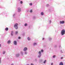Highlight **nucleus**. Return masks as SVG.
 <instances>
[{
  "label": "nucleus",
  "mask_w": 65,
  "mask_h": 65,
  "mask_svg": "<svg viewBox=\"0 0 65 65\" xmlns=\"http://www.w3.org/2000/svg\"><path fill=\"white\" fill-rule=\"evenodd\" d=\"M29 5L30 6L32 5V3H30V4H29Z\"/></svg>",
  "instance_id": "bb28decb"
},
{
  "label": "nucleus",
  "mask_w": 65,
  "mask_h": 65,
  "mask_svg": "<svg viewBox=\"0 0 65 65\" xmlns=\"http://www.w3.org/2000/svg\"><path fill=\"white\" fill-rule=\"evenodd\" d=\"M37 44V43H34L33 44V45L34 46L35 45H36Z\"/></svg>",
  "instance_id": "1a4fd4ad"
},
{
  "label": "nucleus",
  "mask_w": 65,
  "mask_h": 65,
  "mask_svg": "<svg viewBox=\"0 0 65 65\" xmlns=\"http://www.w3.org/2000/svg\"><path fill=\"white\" fill-rule=\"evenodd\" d=\"M13 32L12 31L11 32V35L13 36Z\"/></svg>",
  "instance_id": "4468645a"
},
{
  "label": "nucleus",
  "mask_w": 65,
  "mask_h": 65,
  "mask_svg": "<svg viewBox=\"0 0 65 65\" xmlns=\"http://www.w3.org/2000/svg\"><path fill=\"white\" fill-rule=\"evenodd\" d=\"M14 15H15V14H13V17H14Z\"/></svg>",
  "instance_id": "c9c22d12"
},
{
  "label": "nucleus",
  "mask_w": 65,
  "mask_h": 65,
  "mask_svg": "<svg viewBox=\"0 0 65 65\" xmlns=\"http://www.w3.org/2000/svg\"><path fill=\"white\" fill-rule=\"evenodd\" d=\"M1 58H0V64H1Z\"/></svg>",
  "instance_id": "c85d7f7f"
},
{
  "label": "nucleus",
  "mask_w": 65,
  "mask_h": 65,
  "mask_svg": "<svg viewBox=\"0 0 65 65\" xmlns=\"http://www.w3.org/2000/svg\"><path fill=\"white\" fill-rule=\"evenodd\" d=\"M18 39H21V37H18Z\"/></svg>",
  "instance_id": "f704fd0d"
},
{
  "label": "nucleus",
  "mask_w": 65,
  "mask_h": 65,
  "mask_svg": "<svg viewBox=\"0 0 65 65\" xmlns=\"http://www.w3.org/2000/svg\"><path fill=\"white\" fill-rule=\"evenodd\" d=\"M65 33V31L64 30H62L61 32V34L62 35H63Z\"/></svg>",
  "instance_id": "7ed1b4c3"
},
{
  "label": "nucleus",
  "mask_w": 65,
  "mask_h": 65,
  "mask_svg": "<svg viewBox=\"0 0 65 65\" xmlns=\"http://www.w3.org/2000/svg\"><path fill=\"white\" fill-rule=\"evenodd\" d=\"M41 53H43V50H41Z\"/></svg>",
  "instance_id": "5701e85b"
},
{
  "label": "nucleus",
  "mask_w": 65,
  "mask_h": 65,
  "mask_svg": "<svg viewBox=\"0 0 65 65\" xmlns=\"http://www.w3.org/2000/svg\"><path fill=\"white\" fill-rule=\"evenodd\" d=\"M60 48V46H59V48Z\"/></svg>",
  "instance_id": "c03bdc74"
},
{
  "label": "nucleus",
  "mask_w": 65,
  "mask_h": 65,
  "mask_svg": "<svg viewBox=\"0 0 65 65\" xmlns=\"http://www.w3.org/2000/svg\"><path fill=\"white\" fill-rule=\"evenodd\" d=\"M18 32L17 31H15V33L16 34H17L18 33Z\"/></svg>",
  "instance_id": "cd10ccee"
},
{
  "label": "nucleus",
  "mask_w": 65,
  "mask_h": 65,
  "mask_svg": "<svg viewBox=\"0 0 65 65\" xmlns=\"http://www.w3.org/2000/svg\"><path fill=\"white\" fill-rule=\"evenodd\" d=\"M1 47V44H0V47Z\"/></svg>",
  "instance_id": "a19ab883"
},
{
  "label": "nucleus",
  "mask_w": 65,
  "mask_h": 65,
  "mask_svg": "<svg viewBox=\"0 0 65 65\" xmlns=\"http://www.w3.org/2000/svg\"><path fill=\"white\" fill-rule=\"evenodd\" d=\"M41 15H44V13L43 12H41Z\"/></svg>",
  "instance_id": "f8f14e48"
},
{
  "label": "nucleus",
  "mask_w": 65,
  "mask_h": 65,
  "mask_svg": "<svg viewBox=\"0 0 65 65\" xmlns=\"http://www.w3.org/2000/svg\"><path fill=\"white\" fill-rule=\"evenodd\" d=\"M38 54H39V55L38 56V58H40V57H41V52L40 51L39 52Z\"/></svg>",
  "instance_id": "f03ea898"
},
{
  "label": "nucleus",
  "mask_w": 65,
  "mask_h": 65,
  "mask_svg": "<svg viewBox=\"0 0 65 65\" xmlns=\"http://www.w3.org/2000/svg\"><path fill=\"white\" fill-rule=\"evenodd\" d=\"M60 52H61V53H63V52H62V50H60Z\"/></svg>",
  "instance_id": "72a5a7b5"
},
{
  "label": "nucleus",
  "mask_w": 65,
  "mask_h": 65,
  "mask_svg": "<svg viewBox=\"0 0 65 65\" xmlns=\"http://www.w3.org/2000/svg\"><path fill=\"white\" fill-rule=\"evenodd\" d=\"M27 25H28V24H27V23H25V24H24V26H25V27H26V26H27Z\"/></svg>",
  "instance_id": "6ab92c4d"
},
{
  "label": "nucleus",
  "mask_w": 65,
  "mask_h": 65,
  "mask_svg": "<svg viewBox=\"0 0 65 65\" xmlns=\"http://www.w3.org/2000/svg\"><path fill=\"white\" fill-rule=\"evenodd\" d=\"M20 56V53H18L15 55V56L16 57H19Z\"/></svg>",
  "instance_id": "6e6552de"
},
{
  "label": "nucleus",
  "mask_w": 65,
  "mask_h": 65,
  "mask_svg": "<svg viewBox=\"0 0 65 65\" xmlns=\"http://www.w3.org/2000/svg\"><path fill=\"white\" fill-rule=\"evenodd\" d=\"M55 47H57V46H55Z\"/></svg>",
  "instance_id": "58836bf2"
},
{
  "label": "nucleus",
  "mask_w": 65,
  "mask_h": 65,
  "mask_svg": "<svg viewBox=\"0 0 65 65\" xmlns=\"http://www.w3.org/2000/svg\"><path fill=\"white\" fill-rule=\"evenodd\" d=\"M28 50V48L27 47H25L23 49V51H24V52H26Z\"/></svg>",
  "instance_id": "20e7f679"
},
{
  "label": "nucleus",
  "mask_w": 65,
  "mask_h": 65,
  "mask_svg": "<svg viewBox=\"0 0 65 65\" xmlns=\"http://www.w3.org/2000/svg\"><path fill=\"white\" fill-rule=\"evenodd\" d=\"M63 59V57H61V59Z\"/></svg>",
  "instance_id": "2f4dec72"
},
{
  "label": "nucleus",
  "mask_w": 65,
  "mask_h": 65,
  "mask_svg": "<svg viewBox=\"0 0 65 65\" xmlns=\"http://www.w3.org/2000/svg\"><path fill=\"white\" fill-rule=\"evenodd\" d=\"M42 61H43V59H41L40 60V62H42Z\"/></svg>",
  "instance_id": "aec40b11"
},
{
  "label": "nucleus",
  "mask_w": 65,
  "mask_h": 65,
  "mask_svg": "<svg viewBox=\"0 0 65 65\" xmlns=\"http://www.w3.org/2000/svg\"><path fill=\"white\" fill-rule=\"evenodd\" d=\"M18 24L16 23L14 25V27L15 29H18Z\"/></svg>",
  "instance_id": "f257e3e1"
},
{
  "label": "nucleus",
  "mask_w": 65,
  "mask_h": 65,
  "mask_svg": "<svg viewBox=\"0 0 65 65\" xmlns=\"http://www.w3.org/2000/svg\"><path fill=\"white\" fill-rule=\"evenodd\" d=\"M27 65H29V64H27Z\"/></svg>",
  "instance_id": "a18cd8bd"
},
{
  "label": "nucleus",
  "mask_w": 65,
  "mask_h": 65,
  "mask_svg": "<svg viewBox=\"0 0 65 65\" xmlns=\"http://www.w3.org/2000/svg\"><path fill=\"white\" fill-rule=\"evenodd\" d=\"M51 65H54V63H53L52 62L51 63Z\"/></svg>",
  "instance_id": "a878e982"
},
{
  "label": "nucleus",
  "mask_w": 65,
  "mask_h": 65,
  "mask_svg": "<svg viewBox=\"0 0 65 65\" xmlns=\"http://www.w3.org/2000/svg\"><path fill=\"white\" fill-rule=\"evenodd\" d=\"M44 38H43L42 40H44Z\"/></svg>",
  "instance_id": "e433bc0d"
},
{
  "label": "nucleus",
  "mask_w": 65,
  "mask_h": 65,
  "mask_svg": "<svg viewBox=\"0 0 65 65\" xmlns=\"http://www.w3.org/2000/svg\"><path fill=\"white\" fill-rule=\"evenodd\" d=\"M32 12V10H31L30 11V12Z\"/></svg>",
  "instance_id": "7c9ffc66"
},
{
  "label": "nucleus",
  "mask_w": 65,
  "mask_h": 65,
  "mask_svg": "<svg viewBox=\"0 0 65 65\" xmlns=\"http://www.w3.org/2000/svg\"><path fill=\"white\" fill-rule=\"evenodd\" d=\"M7 42L8 44H9L10 43V42H11V41H10V40H9Z\"/></svg>",
  "instance_id": "ddd939ff"
},
{
  "label": "nucleus",
  "mask_w": 65,
  "mask_h": 65,
  "mask_svg": "<svg viewBox=\"0 0 65 65\" xmlns=\"http://www.w3.org/2000/svg\"><path fill=\"white\" fill-rule=\"evenodd\" d=\"M27 52H25L24 53V54L25 55H27Z\"/></svg>",
  "instance_id": "a211bd4d"
},
{
  "label": "nucleus",
  "mask_w": 65,
  "mask_h": 65,
  "mask_svg": "<svg viewBox=\"0 0 65 65\" xmlns=\"http://www.w3.org/2000/svg\"><path fill=\"white\" fill-rule=\"evenodd\" d=\"M51 22L52 21H51V20H50V24H51Z\"/></svg>",
  "instance_id": "473e14b6"
},
{
  "label": "nucleus",
  "mask_w": 65,
  "mask_h": 65,
  "mask_svg": "<svg viewBox=\"0 0 65 65\" xmlns=\"http://www.w3.org/2000/svg\"><path fill=\"white\" fill-rule=\"evenodd\" d=\"M49 5H48V4H47L46 5V6H47V7H48V6H49Z\"/></svg>",
  "instance_id": "b1692460"
},
{
  "label": "nucleus",
  "mask_w": 65,
  "mask_h": 65,
  "mask_svg": "<svg viewBox=\"0 0 65 65\" xmlns=\"http://www.w3.org/2000/svg\"><path fill=\"white\" fill-rule=\"evenodd\" d=\"M56 56L55 55H53V58H55V57H56Z\"/></svg>",
  "instance_id": "4be33fe9"
},
{
  "label": "nucleus",
  "mask_w": 65,
  "mask_h": 65,
  "mask_svg": "<svg viewBox=\"0 0 65 65\" xmlns=\"http://www.w3.org/2000/svg\"><path fill=\"white\" fill-rule=\"evenodd\" d=\"M64 21H60V24H64Z\"/></svg>",
  "instance_id": "39448f33"
},
{
  "label": "nucleus",
  "mask_w": 65,
  "mask_h": 65,
  "mask_svg": "<svg viewBox=\"0 0 65 65\" xmlns=\"http://www.w3.org/2000/svg\"><path fill=\"white\" fill-rule=\"evenodd\" d=\"M3 54H5V51H3Z\"/></svg>",
  "instance_id": "412c9836"
},
{
  "label": "nucleus",
  "mask_w": 65,
  "mask_h": 65,
  "mask_svg": "<svg viewBox=\"0 0 65 65\" xmlns=\"http://www.w3.org/2000/svg\"><path fill=\"white\" fill-rule=\"evenodd\" d=\"M19 0V1H20V0Z\"/></svg>",
  "instance_id": "37998d69"
},
{
  "label": "nucleus",
  "mask_w": 65,
  "mask_h": 65,
  "mask_svg": "<svg viewBox=\"0 0 65 65\" xmlns=\"http://www.w3.org/2000/svg\"><path fill=\"white\" fill-rule=\"evenodd\" d=\"M20 3H21V4H22V3H23V2H22V1H21L20 2Z\"/></svg>",
  "instance_id": "c756f323"
},
{
  "label": "nucleus",
  "mask_w": 65,
  "mask_h": 65,
  "mask_svg": "<svg viewBox=\"0 0 65 65\" xmlns=\"http://www.w3.org/2000/svg\"><path fill=\"white\" fill-rule=\"evenodd\" d=\"M14 44L15 45H17V42L16 41H14L13 42Z\"/></svg>",
  "instance_id": "423d86ee"
},
{
  "label": "nucleus",
  "mask_w": 65,
  "mask_h": 65,
  "mask_svg": "<svg viewBox=\"0 0 65 65\" xmlns=\"http://www.w3.org/2000/svg\"><path fill=\"white\" fill-rule=\"evenodd\" d=\"M11 65H13V64H11Z\"/></svg>",
  "instance_id": "79ce46f5"
},
{
  "label": "nucleus",
  "mask_w": 65,
  "mask_h": 65,
  "mask_svg": "<svg viewBox=\"0 0 65 65\" xmlns=\"http://www.w3.org/2000/svg\"><path fill=\"white\" fill-rule=\"evenodd\" d=\"M31 65H34L32 63H31Z\"/></svg>",
  "instance_id": "4c0bfd02"
},
{
  "label": "nucleus",
  "mask_w": 65,
  "mask_h": 65,
  "mask_svg": "<svg viewBox=\"0 0 65 65\" xmlns=\"http://www.w3.org/2000/svg\"><path fill=\"white\" fill-rule=\"evenodd\" d=\"M59 65H63V63L62 62H61L59 64Z\"/></svg>",
  "instance_id": "9b49d317"
},
{
  "label": "nucleus",
  "mask_w": 65,
  "mask_h": 65,
  "mask_svg": "<svg viewBox=\"0 0 65 65\" xmlns=\"http://www.w3.org/2000/svg\"><path fill=\"white\" fill-rule=\"evenodd\" d=\"M23 53H24L23 52V51H21L20 52V54L22 56L23 55Z\"/></svg>",
  "instance_id": "9d476101"
},
{
  "label": "nucleus",
  "mask_w": 65,
  "mask_h": 65,
  "mask_svg": "<svg viewBox=\"0 0 65 65\" xmlns=\"http://www.w3.org/2000/svg\"><path fill=\"white\" fill-rule=\"evenodd\" d=\"M27 40L28 41L30 40V38L29 37H28L27 38Z\"/></svg>",
  "instance_id": "f3484780"
},
{
  "label": "nucleus",
  "mask_w": 65,
  "mask_h": 65,
  "mask_svg": "<svg viewBox=\"0 0 65 65\" xmlns=\"http://www.w3.org/2000/svg\"><path fill=\"white\" fill-rule=\"evenodd\" d=\"M49 40H52V38H49Z\"/></svg>",
  "instance_id": "393cba45"
},
{
  "label": "nucleus",
  "mask_w": 65,
  "mask_h": 65,
  "mask_svg": "<svg viewBox=\"0 0 65 65\" xmlns=\"http://www.w3.org/2000/svg\"><path fill=\"white\" fill-rule=\"evenodd\" d=\"M46 60H45L44 61H43L44 64H45V63H46Z\"/></svg>",
  "instance_id": "2eb2a0df"
},
{
  "label": "nucleus",
  "mask_w": 65,
  "mask_h": 65,
  "mask_svg": "<svg viewBox=\"0 0 65 65\" xmlns=\"http://www.w3.org/2000/svg\"><path fill=\"white\" fill-rule=\"evenodd\" d=\"M35 61H37V59H35Z\"/></svg>",
  "instance_id": "ea45409f"
},
{
  "label": "nucleus",
  "mask_w": 65,
  "mask_h": 65,
  "mask_svg": "<svg viewBox=\"0 0 65 65\" xmlns=\"http://www.w3.org/2000/svg\"><path fill=\"white\" fill-rule=\"evenodd\" d=\"M21 11V9L20 8H18V12H20Z\"/></svg>",
  "instance_id": "0eeeda50"
},
{
  "label": "nucleus",
  "mask_w": 65,
  "mask_h": 65,
  "mask_svg": "<svg viewBox=\"0 0 65 65\" xmlns=\"http://www.w3.org/2000/svg\"><path fill=\"white\" fill-rule=\"evenodd\" d=\"M5 30H6V31H8V28L7 27H6L5 28Z\"/></svg>",
  "instance_id": "dca6fc26"
}]
</instances>
